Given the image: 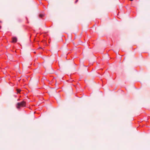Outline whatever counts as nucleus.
<instances>
[{
    "mask_svg": "<svg viewBox=\"0 0 150 150\" xmlns=\"http://www.w3.org/2000/svg\"><path fill=\"white\" fill-rule=\"evenodd\" d=\"M1 28V26H0V29Z\"/></svg>",
    "mask_w": 150,
    "mask_h": 150,
    "instance_id": "nucleus-9",
    "label": "nucleus"
},
{
    "mask_svg": "<svg viewBox=\"0 0 150 150\" xmlns=\"http://www.w3.org/2000/svg\"><path fill=\"white\" fill-rule=\"evenodd\" d=\"M78 1V0H76L75 1V3H76Z\"/></svg>",
    "mask_w": 150,
    "mask_h": 150,
    "instance_id": "nucleus-5",
    "label": "nucleus"
},
{
    "mask_svg": "<svg viewBox=\"0 0 150 150\" xmlns=\"http://www.w3.org/2000/svg\"><path fill=\"white\" fill-rule=\"evenodd\" d=\"M19 100H20V99H18V101H19Z\"/></svg>",
    "mask_w": 150,
    "mask_h": 150,
    "instance_id": "nucleus-6",
    "label": "nucleus"
},
{
    "mask_svg": "<svg viewBox=\"0 0 150 150\" xmlns=\"http://www.w3.org/2000/svg\"><path fill=\"white\" fill-rule=\"evenodd\" d=\"M45 16V15L43 14H40L39 16V17L40 18H42Z\"/></svg>",
    "mask_w": 150,
    "mask_h": 150,
    "instance_id": "nucleus-3",
    "label": "nucleus"
},
{
    "mask_svg": "<svg viewBox=\"0 0 150 150\" xmlns=\"http://www.w3.org/2000/svg\"><path fill=\"white\" fill-rule=\"evenodd\" d=\"M12 42L16 43L17 42V38L16 37H13L12 38Z\"/></svg>",
    "mask_w": 150,
    "mask_h": 150,
    "instance_id": "nucleus-2",
    "label": "nucleus"
},
{
    "mask_svg": "<svg viewBox=\"0 0 150 150\" xmlns=\"http://www.w3.org/2000/svg\"><path fill=\"white\" fill-rule=\"evenodd\" d=\"M0 23H2V21H0Z\"/></svg>",
    "mask_w": 150,
    "mask_h": 150,
    "instance_id": "nucleus-8",
    "label": "nucleus"
},
{
    "mask_svg": "<svg viewBox=\"0 0 150 150\" xmlns=\"http://www.w3.org/2000/svg\"><path fill=\"white\" fill-rule=\"evenodd\" d=\"M16 108L18 109H19L21 107H24L26 106V102L23 101L21 102L18 103L16 105Z\"/></svg>",
    "mask_w": 150,
    "mask_h": 150,
    "instance_id": "nucleus-1",
    "label": "nucleus"
},
{
    "mask_svg": "<svg viewBox=\"0 0 150 150\" xmlns=\"http://www.w3.org/2000/svg\"><path fill=\"white\" fill-rule=\"evenodd\" d=\"M21 91V90L20 89H17V93H20Z\"/></svg>",
    "mask_w": 150,
    "mask_h": 150,
    "instance_id": "nucleus-4",
    "label": "nucleus"
},
{
    "mask_svg": "<svg viewBox=\"0 0 150 150\" xmlns=\"http://www.w3.org/2000/svg\"><path fill=\"white\" fill-rule=\"evenodd\" d=\"M130 1H133V0H129Z\"/></svg>",
    "mask_w": 150,
    "mask_h": 150,
    "instance_id": "nucleus-7",
    "label": "nucleus"
}]
</instances>
